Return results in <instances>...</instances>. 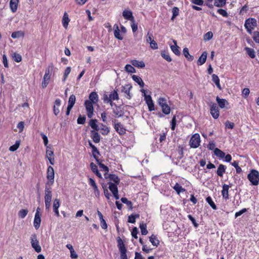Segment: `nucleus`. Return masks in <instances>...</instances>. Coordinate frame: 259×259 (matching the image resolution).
Returning <instances> with one entry per match:
<instances>
[{
	"mask_svg": "<svg viewBox=\"0 0 259 259\" xmlns=\"http://www.w3.org/2000/svg\"><path fill=\"white\" fill-rule=\"evenodd\" d=\"M54 68V66L53 63H51L49 65L48 67L46 69L45 73L43 77V80L42 82V87L43 88H45L48 85L50 78L51 74Z\"/></svg>",
	"mask_w": 259,
	"mask_h": 259,
	"instance_id": "nucleus-1",
	"label": "nucleus"
},
{
	"mask_svg": "<svg viewBox=\"0 0 259 259\" xmlns=\"http://www.w3.org/2000/svg\"><path fill=\"white\" fill-rule=\"evenodd\" d=\"M247 178L252 185L256 186L259 182V172L257 170L252 169L248 174Z\"/></svg>",
	"mask_w": 259,
	"mask_h": 259,
	"instance_id": "nucleus-2",
	"label": "nucleus"
},
{
	"mask_svg": "<svg viewBox=\"0 0 259 259\" xmlns=\"http://www.w3.org/2000/svg\"><path fill=\"white\" fill-rule=\"evenodd\" d=\"M141 92L143 94V96L144 97V100L145 101L149 111H152L155 110L154 104L152 98L150 95L146 94V91L145 90L142 89Z\"/></svg>",
	"mask_w": 259,
	"mask_h": 259,
	"instance_id": "nucleus-3",
	"label": "nucleus"
},
{
	"mask_svg": "<svg viewBox=\"0 0 259 259\" xmlns=\"http://www.w3.org/2000/svg\"><path fill=\"white\" fill-rule=\"evenodd\" d=\"M256 20L254 18H250L246 19L245 22L244 26L247 32L251 33L252 30L256 26Z\"/></svg>",
	"mask_w": 259,
	"mask_h": 259,
	"instance_id": "nucleus-4",
	"label": "nucleus"
},
{
	"mask_svg": "<svg viewBox=\"0 0 259 259\" xmlns=\"http://www.w3.org/2000/svg\"><path fill=\"white\" fill-rule=\"evenodd\" d=\"M30 243L32 247L37 252H40L41 251V246L39 244V242L37 238V235L34 233L31 235L30 237Z\"/></svg>",
	"mask_w": 259,
	"mask_h": 259,
	"instance_id": "nucleus-5",
	"label": "nucleus"
},
{
	"mask_svg": "<svg viewBox=\"0 0 259 259\" xmlns=\"http://www.w3.org/2000/svg\"><path fill=\"white\" fill-rule=\"evenodd\" d=\"M200 137L198 134H195L191 138L189 145L191 148H197L200 145Z\"/></svg>",
	"mask_w": 259,
	"mask_h": 259,
	"instance_id": "nucleus-6",
	"label": "nucleus"
},
{
	"mask_svg": "<svg viewBox=\"0 0 259 259\" xmlns=\"http://www.w3.org/2000/svg\"><path fill=\"white\" fill-rule=\"evenodd\" d=\"M55 172L53 167L49 166L47 171V179L48 180L46 184L53 185L54 183Z\"/></svg>",
	"mask_w": 259,
	"mask_h": 259,
	"instance_id": "nucleus-7",
	"label": "nucleus"
},
{
	"mask_svg": "<svg viewBox=\"0 0 259 259\" xmlns=\"http://www.w3.org/2000/svg\"><path fill=\"white\" fill-rule=\"evenodd\" d=\"M94 103L89 100H85L84 102V106L87 111V114L89 118H91L94 115Z\"/></svg>",
	"mask_w": 259,
	"mask_h": 259,
	"instance_id": "nucleus-8",
	"label": "nucleus"
},
{
	"mask_svg": "<svg viewBox=\"0 0 259 259\" xmlns=\"http://www.w3.org/2000/svg\"><path fill=\"white\" fill-rule=\"evenodd\" d=\"M40 208L38 207L36 209L35 213L33 225L35 229L37 230L39 227L41 223V214L39 212Z\"/></svg>",
	"mask_w": 259,
	"mask_h": 259,
	"instance_id": "nucleus-9",
	"label": "nucleus"
},
{
	"mask_svg": "<svg viewBox=\"0 0 259 259\" xmlns=\"http://www.w3.org/2000/svg\"><path fill=\"white\" fill-rule=\"evenodd\" d=\"M210 113L214 119H218L220 115V111L217 105L212 103L210 105Z\"/></svg>",
	"mask_w": 259,
	"mask_h": 259,
	"instance_id": "nucleus-10",
	"label": "nucleus"
},
{
	"mask_svg": "<svg viewBox=\"0 0 259 259\" xmlns=\"http://www.w3.org/2000/svg\"><path fill=\"white\" fill-rule=\"evenodd\" d=\"M53 185L46 184L45 190V200H52V186Z\"/></svg>",
	"mask_w": 259,
	"mask_h": 259,
	"instance_id": "nucleus-11",
	"label": "nucleus"
},
{
	"mask_svg": "<svg viewBox=\"0 0 259 259\" xmlns=\"http://www.w3.org/2000/svg\"><path fill=\"white\" fill-rule=\"evenodd\" d=\"M114 128L115 131L120 135H123L126 133V129L120 122L115 123L114 124Z\"/></svg>",
	"mask_w": 259,
	"mask_h": 259,
	"instance_id": "nucleus-12",
	"label": "nucleus"
},
{
	"mask_svg": "<svg viewBox=\"0 0 259 259\" xmlns=\"http://www.w3.org/2000/svg\"><path fill=\"white\" fill-rule=\"evenodd\" d=\"M90 147L92 148V152L94 158L95 159L96 162H99L98 155H100V152L97 148L93 145L90 141L89 142Z\"/></svg>",
	"mask_w": 259,
	"mask_h": 259,
	"instance_id": "nucleus-13",
	"label": "nucleus"
},
{
	"mask_svg": "<svg viewBox=\"0 0 259 259\" xmlns=\"http://www.w3.org/2000/svg\"><path fill=\"white\" fill-rule=\"evenodd\" d=\"M122 16L124 19L130 20L131 22L135 21L134 17L133 15L132 12L130 10H124L122 12Z\"/></svg>",
	"mask_w": 259,
	"mask_h": 259,
	"instance_id": "nucleus-14",
	"label": "nucleus"
},
{
	"mask_svg": "<svg viewBox=\"0 0 259 259\" xmlns=\"http://www.w3.org/2000/svg\"><path fill=\"white\" fill-rule=\"evenodd\" d=\"M230 186L227 184L223 185V189L222 190V195L223 198L226 200L229 199V189Z\"/></svg>",
	"mask_w": 259,
	"mask_h": 259,
	"instance_id": "nucleus-15",
	"label": "nucleus"
},
{
	"mask_svg": "<svg viewBox=\"0 0 259 259\" xmlns=\"http://www.w3.org/2000/svg\"><path fill=\"white\" fill-rule=\"evenodd\" d=\"M61 101L60 99H56L53 107V112L56 116L58 115L60 113L59 107L61 105Z\"/></svg>",
	"mask_w": 259,
	"mask_h": 259,
	"instance_id": "nucleus-16",
	"label": "nucleus"
},
{
	"mask_svg": "<svg viewBox=\"0 0 259 259\" xmlns=\"http://www.w3.org/2000/svg\"><path fill=\"white\" fill-rule=\"evenodd\" d=\"M97 132L95 131H91V137L95 143H99L101 140L100 135Z\"/></svg>",
	"mask_w": 259,
	"mask_h": 259,
	"instance_id": "nucleus-17",
	"label": "nucleus"
},
{
	"mask_svg": "<svg viewBox=\"0 0 259 259\" xmlns=\"http://www.w3.org/2000/svg\"><path fill=\"white\" fill-rule=\"evenodd\" d=\"M115 108L113 109V112L116 117H121L124 114V112L121 110L120 106L115 104Z\"/></svg>",
	"mask_w": 259,
	"mask_h": 259,
	"instance_id": "nucleus-18",
	"label": "nucleus"
},
{
	"mask_svg": "<svg viewBox=\"0 0 259 259\" xmlns=\"http://www.w3.org/2000/svg\"><path fill=\"white\" fill-rule=\"evenodd\" d=\"M89 101H90L92 102V103L96 104L98 103L99 101L98 95L96 92H92L89 95Z\"/></svg>",
	"mask_w": 259,
	"mask_h": 259,
	"instance_id": "nucleus-19",
	"label": "nucleus"
},
{
	"mask_svg": "<svg viewBox=\"0 0 259 259\" xmlns=\"http://www.w3.org/2000/svg\"><path fill=\"white\" fill-rule=\"evenodd\" d=\"M19 3V0H10V8L13 13L17 11Z\"/></svg>",
	"mask_w": 259,
	"mask_h": 259,
	"instance_id": "nucleus-20",
	"label": "nucleus"
},
{
	"mask_svg": "<svg viewBox=\"0 0 259 259\" xmlns=\"http://www.w3.org/2000/svg\"><path fill=\"white\" fill-rule=\"evenodd\" d=\"M70 20L68 14L65 12L64 13L62 20V25L65 29L67 28Z\"/></svg>",
	"mask_w": 259,
	"mask_h": 259,
	"instance_id": "nucleus-21",
	"label": "nucleus"
},
{
	"mask_svg": "<svg viewBox=\"0 0 259 259\" xmlns=\"http://www.w3.org/2000/svg\"><path fill=\"white\" fill-rule=\"evenodd\" d=\"M226 166L222 164H220L217 169V174L218 176L223 177L224 174L226 172Z\"/></svg>",
	"mask_w": 259,
	"mask_h": 259,
	"instance_id": "nucleus-22",
	"label": "nucleus"
},
{
	"mask_svg": "<svg viewBox=\"0 0 259 259\" xmlns=\"http://www.w3.org/2000/svg\"><path fill=\"white\" fill-rule=\"evenodd\" d=\"M99 130H100L102 135L107 136L110 132V127H108L105 124L101 123L99 127Z\"/></svg>",
	"mask_w": 259,
	"mask_h": 259,
	"instance_id": "nucleus-23",
	"label": "nucleus"
},
{
	"mask_svg": "<svg viewBox=\"0 0 259 259\" xmlns=\"http://www.w3.org/2000/svg\"><path fill=\"white\" fill-rule=\"evenodd\" d=\"M114 35L116 38L119 40H122L123 37L120 34V30L117 24L114 25Z\"/></svg>",
	"mask_w": 259,
	"mask_h": 259,
	"instance_id": "nucleus-24",
	"label": "nucleus"
},
{
	"mask_svg": "<svg viewBox=\"0 0 259 259\" xmlns=\"http://www.w3.org/2000/svg\"><path fill=\"white\" fill-rule=\"evenodd\" d=\"M216 101L221 108H224L226 105H228V102L224 99H221L218 96L216 98Z\"/></svg>",
	"mask_w": 259,
	"mask_h": 259,
	"instance_id": "nucleus-25",
	"label": "nucleus"
},
{
	"mask_svg": "<svg viewBox=\"0 0 259 259\" xmlns=\"http://www.w3.org/2000/svg\"><path fill=\"white\" fill-rule=\"evenodd\" d=\"M98 120L96 119H92L89 121V125L95 131H98L99 127L97 124Z\"/></svg>",
	"mask_w": 259,
	"mask_h": 259,
	"instance_id": "nucleus-26",
	"label": "nucleus"
},
{
	"mask_svg": "<svg viewBox=\"0 0 259 259\" xmlns=\"http://www.w3.org/2000/svg\"><path fill=\"white\" fill-rule=\"evenodd\" d=\"M170 110V106L166 103V100L163 98V114L165 115L169 114Z\"/></svg>",
	"mask_w": 259,
	"mask_h": 259,
	"instance_id": "nucleus-27",
	"label": "nucleus"
},
{
	"mask_svg": "<svg viewBox=\"0 0 259 259\" xmlns=\"http://www.w3.org/2000/svg\"><path fill=\"white\" fill-rule=\"evenodd\" d=\"M131 64L135 67L138 68H144L145 64L143 61H138L137 60H133L131 61Z\"/></svg>",
	"mask_w": 259,
	"mask_h": 259,
	"instance_id": "nucleus-28",
	"label": "nucleus"
},
{
	"mask_svg": "<svg viewBox=\"0 0 259 259\" xmlns=\"http://www.w3.org/2000/svg\"><path fill=\"white\" fill-rule=\"evenodd\" d=\"M207 53L206 52H204L201 56L199 58L198 61H197V64L198 65H202L206 62V58H207Z\"/></svg>",
	"mask_w": 259,
	"mask_h": 259,
	"instance_id": "nucleus-29",
	"label": "nucleus"
},
{
	"mask_svg": "<svg viewBox=\"0 0 259 259\" xmlns=\"http://www.w3.org/2000/svg\"><path fill=\"white\" fill-rule=\"evenodd\" d=\"M132 78L136 82H137L140 85V87H144L145 83L143 81L142 79L140 77L136 75H133L132 76Z\"/></svg>",
	"mask_w": 259,
	"mask_h": 259,
	"instance_id": "nucleus-30",
	"label": "nucleus"
},
{
	"mask_svg": "<svg viewBox=\"0 0 259 259\" xmlns=\"http://www.w3.org/2000/svg\"><path fill=\"white\" fill-rule=\"evenodd\" d=\"M117 246L120 251L126 250L125 245L120 237L117 238Z\"/></svg>",
	"mask_w": 259,
	"mask_h": 259,
	"instance_id": "nucleus-31",
	"label": "nucleus"
},
{
	"mask_svg": "<svg viewBox=\"0 0 259 259\" xmlns=\"http://www.w3.org/2000/svg\"><path fill=\"white\" fill-rule=\"evenodd\" d=\"M119 96L117 93V91L114 90L113 92H112L109 95V101H111V100H118Z\"/></svg>",
	"mask_w": 259,
	"mask_h": 259,
	"instance_id": "nucleus-32",
	"label": "nucleus"
},
{
	"mask_svg": "<svg viewBox=\"0 0 259 259\" xmlns=\"http://www.w3.org/2000/svg\"><path fill=\"white\" fill-rule=\"evenodd\" d=\"M173 42L175 45L170 46L171 50L175 54L179 56L181 54V52L179 51V47L177 46L176 40H174Z\"/></svg>",
	"mask_w": 259,
	"mask_h": 259,
	"instance_id": "nucleus-33",
	"label": "nucleus"
},
{
	"mask_svg": "<svg viewBox=\"0 0 259 259\" xmlns=\"http://www.w3.org/2000/svg\"><path fill=\"white\" fill-rule=\"evenodd\" d=\"M109 189L112 193V194H114L116 193H118L117 185L112 183L111 182L109 183Z\"/></svg>",
	"mask_w": 259,
	"mask_h": 259,
	"instance_id": "nucleus-34",
	"label": "nucleus"
},
{
	"mask_svg": "<svg viewBox=\"0 0 259 259\" xmlns=\"http://www.w3.org/2000/svg\"><path fill=\"white\" fill-rule=\"evenodd\" d=\"M139 227L141 229V234L143 235H146L147 234L148 231L147 230V225L144 223V222H142L140 224Z\"/></svg>",
	"mask_w": 259,
	"mask_h": 259,
	"instance_id": "nucleus-35",
	"label": "nucleus"
},
{
	"mask_svg": "<svg viewBox=\"0 0 259 259\" xmlns=\"http://www.w3.org/2000/svg\"><path fill=\"white\" fill-rule=\"evenodd\" d=\"M213 152H214V155L216 156H217L220 158H224L225 153L223 151H222V150L219 149V148H216L215 149H214V150Z\"/></svg>",
	"mask_w": 259,
	"mask_h": 259,
	"instance_id": "nucleus-36",
	"label": "nucleus"
},
{
	"mask_svg": "<svg viewBox=\"0 0 259 259\" xmlns=\"http://www.w3.org/2000/svg\"><path fill=\"white\" fill-rule=\"evenodd\" d=\"M173 188L178 194H180L181 192H184L186 191V190L183 188L179 183H176L174 186Z\"/></svg>",
	"mask_w": 259,
	"mask_h": 259,
	"instance_id": "nucleus-37",
	"label": "nucleus"
},
{
	"mask_svg": "<svg viewBox=\"0 0 259 259\" xmlns=\"http://www.w3.org/2000/svg\"><path fill=\"white\" fill-rule=\"evenodd\" d=\"M109 178L111 181H113L115 183V184L118 185L120 182L119 178L115 174L109 175Z\"/></svg>",
	"mask_w": 259,
	"mask_h": 259,
	"instance_id": "nucleus-38",
	"label": "nucleus"
},
{
	"mask_svg": "<svg viewBox=\"0 0 259 259\" xmlns=\"http://www.w3.org/2000/svg\"><path fill=\"white\" fill-rule=\"evenodd\" d=\"M245 50L246 51V53L247 55L251 58H254L255 57V51L254 50L248 47H245Z\"/></svg>",
	"mask_w": 259,
	"mask_h": 259,
	"instance_id": "nucleus-39",
	"label": "nucleus"
},
{
	"mask_svg": "<svg viewBox=\"0 0 259 259\" xmlns=\"http://www.w3.org/2000/svg\"><path fill=\"white\" fill-rule=\"evenodd\" d=\"M212 80L215 84L216 86L220 89L221 90V84L220 83V79L218 75L216 74H212Z\"/></svg>",
	"mask_w": 259,
	"mask_h": 259,
	"instance_id": "nucleus-40",
	"label": "nucleus"
},
{
	"mask_svg": "<svg viewBox=\"0 0 259 259\" xmlns=\"http://www.w3.org/2000/svg\"><path fill=\"white\" fill-rule=\"evenodd\" d=\"M183 54L185 57L189 61H192L194 59L193 56L189 54V50L187 48L183 49Z\"/></svg>",
	"mask_w": 259,
	"mask_h": 259,
	"instance_id": "nucleus-41",
	"label": "nucleus"
},
{
	"mask_svg": "<svg viewBox=\"0 0 259 259\" xmlns=\"http://www.w3.org/2000/svg\"><path fill=\"white\" fill-rule=\"evenodd\" d=\"M150 241L154 246H157L159 243V241L157 239L156 236L152 235L149 238Z\"/></svg>",
	"mask_w": 259,
	"mask_h": 259,
	"instance_id": "nucleus-42",
	"label": "nucleus"
},
{
	"mask_svg": "<svg viewBox=\"0 0 259 259\" xmlns=\"http://www.w3.org/2000/svg\"><path fill=\"white\" fill-rule=\"evenodd\" d=\"M76 101V98L74 95H71L70 96L68 100V106L72 107H73Z\"/></svg>",
	"mask_w": 259,
	"mask_h": 259,
	"instance_id": "nucleus-43",
	"label": "nucleus"
},
{
	"mask_svg": "<svg viewBox=\"0 0 259 259\" xmlns=\"http://www.w3.org/2000/svg\"><path fill=\"white\" fill-rule=\"evenodd\" d=\"M140 215L139 214H131L128 216V222L134 224L136 222V218H139Z\"/></svg>",
	"mask_w": 259,
	"mask_h": 259,
	"instance_id": "nucleus-44",
	"label": "nucleus"
},
{
	"mask_svg": "<svg viewBox=\"0 0 259 259\" xmlns=\"http://www.w3.org/2000/svg\"><path fill=\"white\" fill-rule=\"evenodd\" d=\"M28 211L27 209H22L18 212V216L21 219H24L27 214Z\"/></svg>",
	"mask_w": 259,
	"mask_h": 259,
	"instance_id": "nucleus-45",
	"label": "nucleus"
},
{
	"mask_svg": "<svg viewBox=\"0 0 259 259\" xmlns=\"http://www.w3.org/2000/svg\"><path fill=\"white\" fill-rule=\"evenodd\" d=\"M60 206V200L58 198H56L54 200L53 208V210H58L59 207Z\"/></svg>",
	"mask_w": 259,
	"mask_h": 259,
	"instance_id": "nucleus-46",
	"label": "nucleus"
},
{
	"mask_svg": "<svg viewBox=\"0 0 259 259\" xmlns=\"http://www.w3.org/2000/svg\"><path fill=\"white\" fill-rule=\"evenodd\" d=\"M121 201L122 203L126 204L131 209L133 208L132 202L131 201L128 200L126 198L122 197L121 198Z\"/></svg>",
	"mask_w": 259,
	"mask_h": 259,
	"instance_id": "nucleus-47",
	"label": "nucleus"
},
{
	"mask_svg": "<svg viewBox=\"0 0 259 259\" xmlns=\"http://www.w3.org/2000/svg\"><path fill=\"white\" fill-rule=\"evenodd\" d=\"M20 144V141H16L14 145L10 147L9 150L13 152L16 151L19 148Z\"/></svg>",
	"mask_w": 259,
	"mask_h": 259,
	"instance_id": "nucleus-48",
	"label": "nucleus"
},
{
	"mask_svg": "<svg viewBox=\"0 0 259 259\" xmlns=\"http://www.w3.org/2000/svg\"><path fill=\"white\" fill-rule=\"evenodd\" d=\"M46 157L47 158L54 157V151L52 150L51 148L49 146H47Z\"/></svg>",
	"mask_w": 259,
	"mask_h": 259,
	"instance_id": "nucleus-49",
	"label": "nucleus"
},
{
	"mask_svg": "<svg viewBox=\"0 0 259 259\" xmlns=\"http://www.w3.org/2000/svg\"><path fill=\"white\" fill-rule=\"evenodd\" d=\"M206 200L213 209L215 210L217 209V206L210 196L207 197L206 199Z\"/></svg>",
	"mask_w": 259,
	"mask_h": 259,
	"instance_id": "nucleus-50",
	"label": "nucleus"
},
{
	"mask_svg": "<svg viewBox=\"0 0 259 259\" xmlns=\"http://www.w3.org/2000/svg\"><path fill=\"white\" fill-rule=\"evenodd\" d=\"M226 3V0H215L214 5L218 7L224 6Z\"/></svg>",
	"mask_w": 259,
	"mask_h": 259,
	"instance_id": "nucleus-51",
	"label": "nucleus"
},
{
	"mask_svg": "<svg viewBox=\"0 0 259 259\" xmlns=\"http://www.w3.org/2000/svg\"><path fill=\"white\" fill-rule=\"evenodd\" d=\"M125 70L129 73H135L136 72V69L135 68L130 64H127L124 67Z\"/></svg>",
	"mask_w": 259,
	"mask_h": 259,
	"instance_id": "nucleus-52",
	"label": "nucleus"
},
{
	"mask_svg": "<svg viewBox=\"0 0 259 259\" xmlns=\"http://www.w3.org/2000/svg\"><path fill=\"white\" fill-rule=\"evenodd\" d=\"M12 57H13L14 60L16 62H18V63L20 62L22 60V57H21V55H20L18 53H14L13 54Z\"/></svg>",
	"mask_w": 259,
	"mask_h": 259,
	"instance_id": "nucleus-53",
	"label": "nucleus"
},
{
	"mask_svg": "<svg viewBox=\"0 0 259 259\" xmlns=\"http://www.w3.org/2000/svg\"><path fill=\"white\" fill-rule=\"evenodd\" d=\"M172 16L171 17V20H174V19H175L179 14V8L176 7H174L172 10Z\"/></svg>",
	"mask_w": 259,
	"mask_h": 259,
	"instance_id": "nucleus-54",
	"label": "nucleus"
},
{
	"mask_svg": "<svg viewBox=\"0 0 259 259\" xmlns=\"http://www.w3.org/2000/svg\"><path fill=\"white\" fill-rule=\"evenodd\" d=\"M97 163L99 165L100 167L103 169V170L105 171L106 173H108L109 172V168L108 166L104 164L103 163H102V162L100 161V160H99V162H97Z\"/></svg>",
	"mask_w": 259,
	"mask_h": 259,
	"instance_id": "nucleus-55",
	"label": "nucleus"
},
{
	"mask_svg": "<svg viewBox=\"0 0 259 259\" xmlns=\"http://www.w3.org/2000/svg\"><path fill=\"white\" fill-rule=\"evenodd\" d=\"M71 67H67L65 70V71H64V75H63V81H65L66 79L68 77V75L69 74V73H70L71 72Z\"/></svg>",
	"mask_w": 259,
	"mask_h": 259,
	"instance_id": "nucleus-56",
	"label": "nucleus"
},
{
	"mask_svg": "<svg viewBox=\"0 0 259 259\" xmlns=\"http://www.w3.org/2000/svg\"><path fill=\"white\" fill-rule=\"evenodd\" d=\"M85 120L86 118L85 116H81V115H79L77 119V122L79 124H83L85 122Z\"/></svg>",
	"mask_w": 259,
	"mask_h": 259,
	"instance_id": "nucleus-57",
	"label": "nucleus"
},
{
	"mask_svg": "<svg viewBox=\"0 0 259 259\" xmlns=\"http://www.w3.org/2000/svg\"><path fill=\"white\" fill-rule=\"evenodd\" d=\"M213 36V33L211 31H208L205 33L204 35V40H209L212 38Z\"/></svg>",
	"mask_w": 259,
	"mask_h": 259,
	"instance_id": "nucleus-58",
	"label": "nucleus"
},
{
	"mask_svg": "<svg viewBox=\"0 0 259 259\" xmlns=\"http://www.w3.org/2000/svg\"><path fill=\"white\" fill-rule=\"evenodd\" d=\"M170 125H171V129L172 131H174L175 130V127L176 126V116L174 115L170 122Z\"/></svg>",
	"mask_w": 259,
	"mask_h": 259,
	"instance_id": "nucleus-59",
	"label": "nucleus"
},
{
	"mask_svg": "<svg viewBox=\"0 0 259 259\" xmlns=\"http://www.w3.org/2000/svg\"><path fill=\"white\" fill-rule=\"evenodd\" d=\"M154 40L153 34L149 32H148L146 36V41L148 43H150Z\"/></svg>",
	"mask_w": 259,
	"mask_h": 259,
	"instance_id": "nucleus-60",
	"label": "nucleus"
},
{
	"mask_svg": "<svg viewBox=\"0 0 259 259\" xmlns=\"http://www.w3.org/2000/svg\"><path fill=\"white\" fill-rule=\"evenodd\" d=\"M188 218L192 222L194 227L195 228H197L198 226V224L196 223L195 219L191 214H189L188 215Z\"/></svg>",
	"mask_w": 259,
	"mask_h": 259,
	"instance_id": "nucleus-61",
	"label": "nucleus"
},
{
	"mask_svg": "<svg viewBox=\"0 0 259 259\" xmlns=\"http://www.w3.org/2000/svg\"><path fill=\"white\" fill-rule=\"evenodd\" d=\"M250 91L248 88H244L242 91V96L246 98L249 94Z\"/></svg>",
	"mask_w": 259,
	"mask_h": 259,
	"instance_id": "nucleus-62",
	"label": "nucleus"
},
{
	"mask_svg": "<svg viewBox=\"0 0 259 259\" xmlns=\"http://www.w3.org/2000/svg\"><path fill=\"white\" fill-rule=\"evenodd\" d=\"M17 128L19 130V132H22L23 131L24 127V123L23 121H20L17 125Z\"/></svg>",
	"mask_w": 259,
	"mask_h": 259,
	"instance_id": "nucleus-63",
	"label": "nucleus"
},
{
	"mask_svg": "<svg viewBox=\"0 0 259 259\" xmlns=\"http://www.w3.org/2000/svg\"><path fill=\"white\" fill-rule=\"evenodd\" d=\"M253 40L257 43H259V32L255 31L253 34Z\"/></svg>",
	"mask_w": 259,
	"mask_h": 259,
	"instance_id": "nucleus-64",
	"label": "nucleus"
}]
</instances>
